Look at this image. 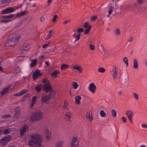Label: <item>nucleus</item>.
Listing matches in <instances>:
<instances>
[{
  "instance_id": "nucleus-1",
  "label": "nucleus",
  "mask_w": 147,
  "mask_h": 147,
  "mask_svg": "<svg viewBox=\"0 0 147 147\" xmlns=\"http://www.w3.org/2000/svg\"><path fill=\"white\" fill-rule=\"evenodd\" d=\"M29 139L28 145L32 147L34 144H36V147H44L41 144L43 140L41 136L38 134L35 133L31 134L30 136Z\"/></svg>"
},
{
  "instance_id": "nucleus-2",
  "label": "nucleus",
  "mask_w": 147,
  "mask_h": 147,
  "mask_svg": "<svg viewBox=\"0 0 147 147\" xmlns=\"http://www.w3.org/2000/svg\"><path fill=\"white\" fill-rule=\"evenodd\" d=\"M18 37L17 36H10L7 42L9 46H13L18 42Z\"/></svg>"
},
{
  "instance_id": "nucleus-3",
  "label": "nucleus",
  "mask_w": 147,
  "mask_h": 147,
  "mask_svg": "<svg viewBox=\"0 0 147 147\" xmlns=\"http://www.w3.org/2000/svg\"><path fill=\"white\" fill-rule=\"evenodd\" d=\"M43 83L42 88L43 90L48 92L50 91L51 89L49 80L46 78L44 79L42 81Z\"/></svg>"
},
{
  "instance_id": "nucleus-4",
  "label": "nucleus",
  "mask_w": 147,
  "mask_h": 147,
  "mask_svg": "<svg viewBox=\"0 0 147 147\" xmlns=\"http://www.w3.org/2000/svg\"><path fill=\"white\" fill-rule=\"evenodd\" d=\"M43 113L40 111H36L34 114L31 116L30 120L33 121L39 120L43 117Z\"/></svg>"
},
{
  "instance_id": "nucleus-5",
  "label": "nucleus",
  "mask_w": 147,
  "mask_h": 147,
  "mask_svg": "<svg viewBox=\"0 0 147 147\" xmlns=\"http://www.w3.org/2000/svg\"><path fill=\"white\" fill-rule=\"evenodd\" d=\"M11 139V137L10 135H8L3 138L0 141V145L2 146L5 145Z\"/></svg>"
},
{
  "instance_id": "nucleus-6",
  "label": "nucleus",
  "mask_w": 147,
  "mask_h": 147,
  "mask_svg": "<svg viewBox=\"0 0 147 147\" xmlns=\"http://www.w3.org/2000/svg\"><path fill=\"white\" fill-rule=\"evenodd\" d=\"M30 48V44L29 43H25L23 44L20 50L21 53H24L28 51Z\"/></svg>"
},
{
  "instance_id": "nucleus-7",
  "label": "nucleus",
  "mask_w": 147,
  "mask_h": 147,
  "mask_svg": "<svg viewBox=\"0 0 147 147\" xmlns=\"http://www.w3.org/2000/svg\"><path fill=\"white\" fill-rule=\"evenodd\" d=\"M79 141L78 138L76 137H73L71 141L70 145L71 147H78Z\"/></svg>"
},
{
  "instance_id": "nucleus-8",
  "label": "nucleus",
  "mask_w": 147,
  "mask_h": 147,
  "mask_svg": "<svg viewBox=\"0 0 147 147\" xmlns=\"http://www.w3.org/2000/svg\"><path fill=\"white\" fill-rule=\"evenodd\" d=\"M28 130V126L26 125H24L20 129V134L21 136H23Z\"/></svg>"
},
{
  "instance_id": "nucleus-9",
  "label": "nucleus",
  "mask_w": 147,
  "mask_h": 147,
  "mask_svg": "<svg viewBox=\"0 0 147 147\" xmlns=\"http://www.w3.org/2000/svg\"><path fill=\"white\" fill-rule=\"evenodd\" d=\"M15 10L13 8L11 7H8L6 8L2 11V13L3 14H7L13 12Z\"/></svg>"
},
{
  "instance_id": "nucleus-10",
  "label": "nucleus",
  "mask_w": 147,
  "mask_h": 147,
  "mask_svg": "<svg viewBox=\"0 0 147 147\" xmlns=\"http://www.w3.org/2000/svg\"><path fill=\"white\" fill-rule=\"evenodd\" d=\"M47 140H50L51 137V133L50 131L47 129H46L44 131Z\"/></svg>"
},
{
  "instance_id": "nucleus-11",
  "label": "nucleus",
  "mask_w": 147,
  "mask_h": 147,
  "mask_svg": "<svg viewBox=\"0 0 147 147\" xmlns=\"http://www.w3.org/2000/svg\"><path fill=\"white\" fill-rule=\"evenodd\" d=\"M88 89L92 93H94L96 89V86L93 83H91L89 84Z\"/></svg>"
},
{
  "instance_id": "nucleus-12",
  "label": "nucleus",
  "mask_w": 147,
  "mask_h": 147,
  "mask_svg": "<svg viewBox=\"0 0 147 147\" xmlns=\"http://www.w3.org/2000/svg\"><path fill=\"white\" fill-rule=\"evenodd\" d=\"M42 75V74L40 72L39 70H36L34 72L33 75V80H36L38 77H40Z\"/></svg>"
},
{
  "instance_id": "nucleus-13",
  "label": "nucleus",
  "mask_w": 147,
  "mask_h": 147,
  "mask_svg": "<svg viewBox=\"0 0 147 147\" xmlns=\"http://www.w3.org/2000/svg\"><path fill=\"white\" fill-rule=\"evenodd\" d=\"M65 118L66 120L68 121H71V113L69 112H66L65 114Z\"/></svg>"
},
{
  "instance_id": "nucleus-14",
  "label": "nucleus",
  "mask_w": 147,
  "mask_h": 147,
  "mask_svg": "<svg viewBox=\"0 0 147 147\" xmlns=\"http://www.w3.org/2000/svg\"><path fill=\"white\" fill-rule=\"evenodd\" d=\"M73 69L77 70L79 73L82 72V67L79 65H73Z\"/></svg>"
},
{
  "instance_id": "nucleus-15",
  "label": "nucleus",
  "mask_w": 147,
  "mask_h": 147,
  "mask_svg": "<svg viewBox=\"0 0 147 147\" xmlns=\"http://www.w3.org/2000/svg\"><path fill=\"white\" fill-rule=\"evenodd\" d=\"M50 99L49 96L47 97L45 94H43L41 98V102H46L48 100Z\"/></svg>"
},
{
  "instance_id": "nucleus-16",
  "label": "nucleus",
  "mask_w": 147,
  "mask_h": 147,
  "mask_svg": "<svg viewBox=\"0 0 147 147\" xmlns=\"http://www.w3.org/2000/svg\"><path fill=\"white\" fill-rule=\"evenodd\" d=\"M133 112L131 110H128L126 111L125 114L127 116L129 119H131L133 116Z\"/></svg>"
},
{
  "instance_id": "nucleus-17",
  "label": "nucleus",
  "mask_w": 147,
  "mask_h": 147,
  "mask_svg": "<svg viewBox=\"0 0 147 147\" xmlns=\"http://www.w3.org/2000/svg\"><path fill=\"white\" fill-rule=\"evenodd\" d=\"M10 87V86H9L4 88L1 92V93L0 94V97L7 93Z\"/></svg>"
},
{
  "instance_id": "nucleus-18",
  "label": "nucleus",
  "mask_w": 147,
  "mask_h": 147,
  "mask_svg": "<svg viewBox=\"0 0 147 147\" xmlns=\"http://www.w3.org/2000/svg\"><path fill=\"white\" fill-rule=\"evenodd\" d=\"M75 103L76 104L79 105L80 103V100L81 99V97L79 96H76L75 97Z\"/></svg>"
},
{
  "instance_id": "nucleus-19",
  "label": "nucleus",
  "mask_w": 147,
  "mask_h": 147,
  "mask_svg": "<svg viewBox=\"0 0 147 147\" xmlns=\"http://www.w3.org/2000/svg\"><path fill=\"white\" fill-rule=\"evenodd\" d=\"M27 92V90H21L20 92H18V93L16 94L13 95V96H21L25 93H26Z\"/></svg>"
},
{
  "instance_id": "nucleus-20",
  "label": "nucleus",
  "mask_w": 147,
  "mask_h": 147,
  "mask_svg": "<svg viewBox=\"0 0 147 147\" xmlns=\"http://www.w3.org/2000/svg\"><path fill=\"white\" fill-rule=\"evenodd\" d=\"M64 144V141L61 140L58 141L56 143L55 147H63Z\"/></svg>"
},
{
  "instance_id": "nucleus-21",
  "label": "nucleus",
  "mask_w": 147,
  "mask_h": 147,
  "mask_svg": "<svg viewBox=\"0 0 147 147\" xmlns=\"http://www.w3.org/2000/svg\"><path fill=\"white\" fill-rule=\"evenodd\" d=\"M59 72L56 70H55L54 72L51 73V76L53 78H56L58 74H59Z\"/></svg>"
},
{
  "instance_id": "nucleus-22",
  "label": "nucleus",
  "mask_w": 147,
  "mask_h": 147,
  "mask_svg": "<svg viewBox=\"0 0 147 147\" xmlns=\"http://www.w3.org/2000/svg\"><path fill=\"white\" fill-rule=\"evenodd\" d=\"M48 96L49 98H55V92L54 90L51 91Z\"/></svg>"
},
{
  "instance_id": "nucleus-23",
  "label": "nucleus",
  "mask_w": 147,
  "mask_h": 147,
  "mask_svg": "<svg viewBox=\"0 0 147 147\" xmlns=\"http://www.w3.org/2000/svg\"><path fill=\"white\" fill-rule=\"evenodd\" d=\"M115 10V8L113 6H110L109 8V14L107 16V17H109L111 13L112 12Z\"/></svg>"
},
{
  "instance_id": "nucleus-24",
  "label": "nucleus",
  "mask_w": 147,
  "mask_h": 147,
  "mask_svg": "<svg viewBox=\"0 0 147 147\" xmlns=\"http://www.w3.org/2000/svg\"><path fill=\"white\" fill-rule=\"evenodd\" d=\"M63 109L66 110H68L69 109V105L67 102L65 101L63 102Z\"/></svg>"
},
{
  "instance_id": "nucleus-25",
  "label": "nucleus",
  "mask_w": 147,
  "mask_h": 147,
  "mask_svg": "<svg viewBox=\"0 0 147 147\" xmlns=\"http://www.w3.org/2000/svg\"><path fill=\"white\" fill-rule=\"evenodd\" d=\"M42 87V85L39 84L35 86V89L37 92H39L41 90Z\"/></svg>"
},
{
  "instance_id": "nucleus-26",
  "label": "nucleus",
  "mask_w": 147,
  "mask_h": 147,
  "mask_svg": "<svg viewBox=\"0 0 147 147\" xmlns=\"http://www.w3.org/2000/svg\"><path fill=\"white\" fill-rule=\"evenodd\" d=\"M53 32L52 30H50L49 31V34L45 36V40H48L53 35Z\"/></svg>"
},
{
  "instance_id": "nucleus-27",
  "label": "nucleus",
  "mask_w": 147,
  "mask_h": 147,
  "mask_svg": "<svg viewBox=\"0 0 147 147\" xmlns=\"http://www.w3.org/2000/svg\"><path fill=\"white\" fill-rule=\"evenodd\" d=\"M86 116L87 119L89 121H91L92 120V117L91 115H90V113L87 112L86 114Z\"/></svg>"
},
{
  "instance_id": "nucleus-28",
  "label": "nucleus",
  "mask_w": 147,
  "mask_h": 147,
  "mask_svg": "<svg viewBox=\"0 0 147 147\" xmlns=\"http://www.w3.org/2000/svg\"><path fill=\"white\" fill-rule=\"evenodd\" d=\"M11 129L8 128L4 130L3 132V134L4 135H6L10 133L11 131Z\"/></svg>"
},
{
  "instance_id": "nucleus-29",
  "label": "nucleus",
  "mask_w": 147,
  "mask_h": 147,
  "mask_svg": "<svg viewBox=\"0 0 147 147\" xmlns=\"http://www.w3.org/2000/svg\"><path fill=\"white\" fill-rule=\"evenodd\" d=\"M31 63L30 64V65L31 67H33L36 63L37 62V60L34 59V60H31Z\"/></svg>"
},
{
  "instance_id": "nucleus-30",
  "label": "nucleus",
  "mask_w": 147,
  "mask_h": 147,
  "mask_svg": "<svg viewBox=\"0 0 147 147\" xmlns=\"http://www.w3.org/2000/svg\"><path fill=\"white\" fill-rule=\"evenodd\" d=\"M138 67V64L137 61L136 59H134V65L133 67L134 69H136Z\"/></svg>"
},
{
  "instance_id": "nucleus-31",
  "label": "nucleus",
  "mask_w": 147,
  "mask_h": 147,
  "mask_svg": "<svg viewBox=\"0 0 147 147\" xmlns=\"http://www.w3.org/2000/svg\"><path fill=\"white\" fill-rule=\"evenodd\" d=\"M112 71L113 72L112 75L114 79L115 80L117 78L116 75L117 74V70H114L113 69H112Z\"/></svg>"
},
{
  "instance_id": "nucleus-32",
  "label": "nucleus",
  "mask_w": 147,
  "mask_h": 147,
  "mask_svg": "<svg viewBox=\"0 0 147 147\" xmlns=\"http://www.w3.org/2000/svg\"><path fill=\"white\" fill-rule=\"evenodd\" d=\"M72 86L74 89H76L78 87V85L77 82H73L71 84Z\"/></svg>"
},
{
  "instance_id": "nucleus-33",
  "label": "nucleus",
  "mask_w": 147,
  "mask_h": 147,
  "mask_svg": "<svg viewBox=\"0 0 147 147\" xmlns=\"http://www.w3.org/2000/svg\"><path fill=\"white\" fill-rule=\"evenodd\" d=\"M100 116L102 117H105L106 116V113L104 111L102 110L100 111Z\"/></svg>"
},
{
  "instance_id": "nucleus-34",
  "label": "nucleus",
  "mask_w": 147,
  "mask_h": 147,
  "mask_svg": "<svg viewBox=\"0 0 147 147\" xmlns=\"http://www.w3.org/2000/svg\"><path fill=\"white\" fill-rule=\"evenodd\" d=\"M105 71V69L103 67H100L98 69V71L100 73H103Z\"/></svg>"
},
{
  "instance_id": "nucleus-35",
  "label": "nucleus",
  "mask_w": 147,
  "mask_h": 147,
  "mask_svg": "<svg viewBox=\"0 0 147 147\" xmlns=\"http://www.w3.org/2000/svg\"><path fill=\"white\" fill-rule=\"evenodd\" d=\"M69 66L68 65L63 64L61 65V70H63L67 68Z\"/></svg>"
},
{
  "instance_id": "nucleus-36",
  "label": "nucleus",
  "mask_w": 147,
  "mask_h": 147,
  "mask_svg": "<svg viewBox=\"0 0 147 147\" xmlns=\"http://www.w3.org/2000/svg\"><path fill=\"white\" fill-rule=\"evenodd\" d=\"M91 28V25H90L87 28H86V29L85 30L84 32V34H88L89 32L90 31V30Z\"/></svg>"
},
{
  "instance_id": "nucleus-37",
  "label": "nucleus",
  "mask_w": 147,
  "mask_h": 147,
  "mask_svg": "<svg viewBox=\"0 0 147 147\" xmlns=\"http://www.w3.org/2000/svg\"><path fill=\"white\" fill-rule=\"evenodd\" d=\"M36 100L37 97L36 96H34L32 98L31 101V102H32V104H35L36 103Z\"/></svg>"
},
{
  "instance_id": "nucleus-38",
  "label": "nucleus",
  "mask_w": 147,
  "mask_h": 147,
  "mask_svg": "<svg viewBox=\"0 0 147 147\" xmlns=\"http://www.w3.org/2000/svg\"><path fill=\"white\" fill-rule=\"evenodd\" d=\"M112 116L114 117H115L116 116V111H115V110L113 109L112 110Z\"/></svg>"
},
{
  "instance_id": "nucleus-39",
  "label": "nucleus",
  "mask_w": 147,
  "mask_h": 147,
  "mask_svg": "<svg viewBox=\"0 0 147 147\" xmlns=\"http://www.w3.org/2000/svg\"><path fill=\"white\" fill-rule=\"evenodd\" d=\"M120 32L119 29H116L115 31V34L116 35H118L120 34Z\"/></svg>"
},
{
  "instance_id": "nucleus-40",
  "label": "nucleus",
  "mask_w": 147,
  "mask_h": 147,
  "mask_svg": "<svg viewBox=\"0 0 147 147\" xmlns=\"http://www.w3.org/2000/svg\"><path fill=\"white\" fill-rule=\"evenodd\" d=\"M20 108L19 107L16 108L15 109V112L17 114L19 113L20 111Z\"/></svg>"
},
{
  "instance_id": "nucleus-41",
  "label": "nucleus",
  "mask_w": 147,
  "mask_h": 147,
  "mask_svg": "<svg viewBox=\"0 0 147 147\" xmlns=\"http://www.w3.org/2000/svg\"><path fill=\"white\" fill-rule=\"evenodd\" d=\"M123 61L125 62V63L127 65V66H128V60L127 58L125 57L123 59Z\"/></svg>"
},
{
  "instance_id": "nucleus-42",
  "label": "nucleus",
  "mask_w": 147,
  "mask_h": 147,
  "mask_svg": "<svg viewBox=\"0 0 147 147\" xmlns=\"http://www.w3.org/2000/svg\"><path fill=\"white\" fill-rule=\"evenodd\" d=\"M10 117V116L9 115H3L1 116V117L3 119L8 118H9Z\"/></svg>"
},
{
  "instance_id": "nucleus-43",
  "label": "nucleus",
  "mask_w": 147,
  "mask_h": 147,
  "mask_svg": "<svg viewBox=\"0 0 147 147\" xmlns=\"http://www.w3.org/2000/svg\"><path fill=\"white\" fill-rule=\"evenodd\" d=\"M14 16V14H12L9 15L7 16H5V18H11L13 17Z\"/></svg>"
},
{
  "instance_id": "nucleus-44",
  "label": "nucleus",
  "mask_w": 147,
  "mask_h": 147,
  "mask_svg": "<svg viewBox=\"0 0 147 147\" xmlns=\"http://www.w3.org/2000/svg\"><path fill=\"white\" fill-rule=\"evenodd\" d=\"M133 94L134 95V98L136 100H138V95L135 92L133 93Z\"/></svg>"
},
{
  "instance_id": "nucleus-45",
  "label": "nucleus",
  "mask_w": 147,
  "mask_h": 147,
  "mask_svg": "<svg viewBox=\"0 0 147 147\" xmlns=\"http://www.w3.org/2000/svg\"><path fill=\"white\" fill-rule=\"evenodd\" d=\"M57 16L56 15H55L54 16L52 20V22H55L56 20V19L57 18Z\"/></svg>"
},
{
  "instance_id": "nucleus-46",
  "label": "nucleus",
  "mask_w": 147,
  "mask_h": 147,
  "mask_svg": "<svg viewBox=\"0 0 147 147\" xmlns=\"http://www.w3.org/2000/svg\"><path fill=\"white\" fill-rule=\"evenodd\" d=\"M97 18L96 16H94L91 18V20L92 21H94Z\"/></svg>"
},
{
  "instance_id": "nucleus-47",
  "label": "nucleus",
  "mask_w": 147,
  "mask_h": 147,
  "mask_svg": "<svg viewBox=\"0 0 147 147\" xmlns=\"http://www.w3.org/2000/svg\"><path fill=\"white\" fill-rule=\"evenodd\" d=\"M22 16L21 12L17 13L16 15V18H19Z\"/></svg>"
},
{
  "instance_id": "nucleus-48",
  "label": "nucleus",
  "mask_w": 147,
  "mask_h": 147,
  "mask_svg": "<svg viewBox=\"0 0 147 147\" xmlns=\"http://www.w3.org/2000/svg\"><path fill=\"white\" fill-rule=\"evenodd\" d=\"M80 34H78L77 35V37H76V38L75 41H78L80 38Z\"/></svg>"
},
{
  "instance_id": "nucleus-49",
  "label": "nucleus",
  "mask_w": 147,
  "mask_h": 147,
  "mask_svg": "<svg viewBox=\"0 0 147 147\" xmlns=\"http://www.w3.org/2000/svg\"><path fill=\"white\" fill-rule=\"evenodd\" d=\"M83 30H84L82 28H80L77 30V32L78 33L81 32H83Z\"/></svg>"
},
{
  "instance_id": "nucleus-50",
  "label": "nucleus",
  "mask_w": 147,
  "mask_h": 147,
  "mask_svg": "<svg viewBox=\"0 0 147 147\" xmlns=\"http://www.w3.org/2000/svg\"><path fill=\"white\" fill-rule=\"evenodd\" d=\"M90 25H89V23L88 22H86L84 24V27L86 28H87L88 27V26Z\"/></svg>"
},
{
  "instance_id": "nucleus-51",
  "label": "nucleus",
  "mask_w": 147,
  "mask_h": 147,
  "mask_svg": "<svg viewBox=\"0 0 147 147\" xmlns=\"http://www.w3.org/2000/svg\"><path fill=\"white\" fill-rule=\"evenodd\" d=\"M141 126L143 128H147V125L145 123H142L141 125Z\"/></svg>"
},
{
  "instance_id": "nucleus-52",
  "label": "nucleus",
  "mask_w": 147,
  "mask_h": 147,
  "mask_svg": "<svg viewBox=\"0 0 147 147\" xmlns=\"http://www.w3.org/2000/svg\"><path fill=\"white\" fill-rule=\"evenodd\" d=\"M90 49L92 50H93L94 49V46L92 44L90 45Z\"/></svg>"
},
{
  "instance_id": "nucleus-53",
  "label": "nucleus",
  "mask_w": 147,
  "mask_h": 147,
  "mask_svg": "<svg viewBox=\"0 0 147 147\" xmlns=\"http://www.w3.org/2000/svg\"><path fill=\"white\" fill-rule=\"evenodd\" d=\"M122 119L123 121V122L125 123L126 122V119L125 118V117H122Z\"/></svg>"
},
{
  "instance_id": "nucleus-54",
  "label": "nucleus",
  "mask_w": 147,
  "mask_h": 147,
  "mask_svg": "<svg viewBox=\"0 0 147 147\" xmlns=\"http://www.w3.org/2000/svg\"><path fill=\"white\" fill-rule=\"evenodd\" d=\"M9 21V20H1V22H8Z\"/></svg>"
},
{
  "instance_id": "nucleus-55",
  "label": "nucleus",
  "mask_w": 147,
  "mask_h": 147,
  "mask_svg": "<svg viewBox=\"0 0 147 147\" xmlns=\"http://www.w3.org/2000/svg\"><path fill=\"white\" fill-rule=\"evenodd\" d=\"M21 13H22V16H23L26 13V11H22L21 12Z\"/></svg>"
},
{
  "instance_id": "nucleus-56",
  "label": "nucleus",
  "mask_w": 147,
  "mask_h": 147,
  "mask_svg": "<svg viewBox=\"0 0 147 147\" xmlns=\"http://www.w3.org/2000/svg\"><path fill=\"white\" fill-rule=\"evenodd\" d=\"M144 1V0H137V1L138 3H141L143 2Z\"/></svg>"
},
{
  "instance_id": "nucleus-57",
  "label": "nucleus",
  "mask_w": 147,
  "mask_h": 147,
  "mask_svg": "<svg viewBox=\"0 0 147 147\" xmlns=\"http://www.w3.org/2000/svg\"><path fill=\"white\" fill-rule=\"evenodd\" d=\"M45 64L46 65V66L47 67H49V64L48 61H46L45 62Z\"/></svg>"
},
{
  "instance_id": "nucleus-58",
  "label": "nucleus",
  "mask_w": 147,
  "mask_h": 147,
  "mask_svg": "<svg viewBox=\"0 0 147 147\" xmlns=\"http://www.w3.org/2000/svg\"><path fill=\"white\" fill-rule=\"evenodd\" d=\"M49 43H50V42L48 43V44L44 45L43 46V48H46L48 46V45L49 44Z\"/></svg>"
},
{
  "instance_id": "nucleus-59",
  "label": "nucleus",
  "mask_w": 147,
  "mask_h": 147,
  "mask_svg": "<svg viewBox=\"0 0 147 147\" xmlns=\"http://www.w3.org/2000/svg\"><path fill=\"white\" fill-rule=\"evenodd\" d=\"M11 0H2V1L4 3H5L6 2H8L10 1Z\"/></svg>"
},
{
  "instance_id": "nucleus-60",
  "label": "nucleus",
  "mask_w": 147,
  "mask_h": 147,
  "mask_svg": "<svg viewBox=\"0 0 147 147\" xmlns=\"http://www.w3.org/2000/svg\"><path fill=\"white\" fill-rule=\"evenodd\" d=\"M133 37H131L128 40V41L129 42H131L133 40Z\"/></svg>"
},
{
  "instance_id": "nucleus-61",
  "label": "nucleus",
  "mask_w": 147,
  "mask_h": 147,
  "mask_svg": "<svg viewBox=\"0 0 147 147\" xmlns=\"http://www.w3.org/2000/svg\"><path fill=\"white\" fill-rule=\"evenodd\" d=\"M34 105V104H32V102H31V104L30 105V108H32L33 107Z\"/></svg>"
},
{
  "instance_id": "nucleus-62",
  "label": "nucleus",
  "mask_w": 147,
  "mask_h": 147,
  "mask_svg": "<svg viewBox=\"0 0 147 147\" xmlns=\"http://www.w3.org/2000/svg\"><path fill=\"white\" fill-rule=\"evenodd\" d=\"M44 18L43 17H41L40 19V20L41 22H43L44 21Z\"/></svg>"
},
{
  "instance_id": "nucleus-63",
  "label": "nucleus",
  "mask_w": 147,
  "mask_h": 147,
  "mask_svg": "<svg viewBox=\"0 0 147 147\" xmlns=\"http://www.w3.org/2000/svg\"><path fill=\"white\" fill-rule=\"evenodd\" d=\"M44 57V56L43 55H41L39 57V59H42L43 58V57Z\"/></svg>"
},
{
  "instance_id": "nucleus-64",
  "label": "nucleus",
  "mask_w": 147,
  "mask_h": 147,
  "mask_svg": "<svg viewBox=\"0 0 147 147\" xmlns=\"http://www.w3.org/2000/svg\"><path fill=\"white\" fill-rule=\"evenodd\" d=\"M140 147H147L145 145H142L140 146Z\"/></svg>"
}]
</instances>
